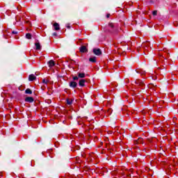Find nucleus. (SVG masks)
Instances as JSON below:
<instances>
[{"instance_id":"c9c22d12","label":"nucleus","mask_w":178,"mask_h":178,"mask_svg":"<svg viewBox=\"0 0 178 178\" xmlns=\"http://www.w3.org/2000/svg\"><path fill=\"white\" fill-rule=\"evenodd\" d=\"M79 41H83V40L82 39H79Z\"/></svg>"},{"instance_id":"2f4dec72","label":"nucleus","mask_w":178,"mask_h":178,"mask_svg":"<svg viewBox=\"0 0 178 178\" xmlns=\"http://www.w3.org/2000/svg\"><path fill=\"white\" fill-rule=\"evenodd\" d=\"M108 134H112V131H109L108 132Z\"/></svg>"},{"instance_id":"f03ea898","label":"nucleus","mask_w":178,"mask_h":178,"mask_svg":"<svg viewBox=\"0 0 178 178\" xmlns=\"http://www.w3.org/2000/svg\"><path fill=\"white\" fill-rule=\"evenodd\" d=\"M88 162H92V163H98V156L94 153H90L87 157Z\"/></svg>"},{"instance_id":"412c9836","label":"nucleus","mask_w":178,"mask_h":178,"mask_svg":"<svg viewBox=\"0 0 178 178\" xmlns=\"http://www.w3.org/2000/svg\"><path fill=\"white\" fill-rule=\"evenodd\" d=\"M26 38H27V40H31V33H26Z\"/></svg>"},{"instance_id":"4c0bfd02","label":"nucleus","mask_w":178,"mask_h":178,"mask_svg":"<svg viewBox=\"0 0 178 178\" xmlns=\"http://www.w3.org/2000/svg\"><path fill=\"white\" fill-rule=\"evenodd\" d=\"M102 144H103V143H102H102H100V145H102Z\"/></svg>"},{"instance_id":"423d86ee","label":"nucleus","mask_w":178,"mask_h":178,"mask_svg":"<svg viewBox=\"0 0 178 178\" xmlns=\"http://www.w3.org/2000/svg\"><path fill=\"white\" fill-rule=\"evenodd\" d=\"M93 54L99 56V55H102V51H101V49H93Z\"/></svg>"},{"instance_id":"58836bf2","label":"nucleus","mask_w":178,"mask_h":178,"mask_svg":"<svg viewBox=\"0 0 178 178\" xmlns=\"http://www.w3.org/2000/svg\"><path fill=\"white\" fill-rule=\"evenodd\" d=\"M102 144H103V143H102H102H100V145H102Z\"/></svg>"},{"instance_id":"b1692460","label":"nucleus","mask_w":178,"mask_h":178,"mask_svg":"<svg viewBox=\"0 0 178 178\" xmlns=\"http://www.w3.org/2000/svg\"><path fill=\"white\" fill-rule=\"evenodd\" d=\"M12 34L16 35V34H17V31H12Z\"/></svg>"},{"instance_id":"c756f323","label":"nucleus","mask_w":178,"mask_h":178,"mask_svg":"<svg viewBox=\"0 0 178 178\" xmlns=\"http://www.w3.org/2000/svg\"><path fill=\"white\" fill-rule=\"evenodd\" d=\"M3 176V175L2 172H0V177L2 178Z\"/></svg>"},{"instance_id":"4468645a","label":"nucleus","mask_w":178,"mask_h":178,"mask_svg":"<svg viewBox=\"0 0 178 178\" xmlns=\"http://www.w3.org/2000/svg\"><path fill=\"white\" fill-rule=\"evenodd\" d=\"M70 87H72V88H76V87H77V83L76 81L70 82Z\"/></svg>"},{"instance_id":"4be33fe9","label":"nucleus","mask_w":178,"mask_h":178,"mask_svg":"<svg viewBox=\"0 0 178 178\" xmlns=\"http://www.w3.org/2000/svg\"><path fill=\"white\" fill-rule=\"evenodd\" d=\"M152 15H153V16H156V15H158V10H154L153 12H152Z\"/></svg>"},{"instance_id":"20e7f679","label":"nucleus","mask_w":178,"mask_h":178,"mask_svg":"<svg viewBox=\"0 0 178 178\" xmlns=\"http://www.w3.org/2000/svg\"><path fill=\"white\" fill-rule=\"evenodd\" d=\"M113 111V110H112V108H108L106 111H102V113H104V115H103V118H108L110 115H112V112Z\"/></svg>"},{"instance_id":"f3484780","label":"nucleus","mask_w":178,"mask_h":178,"mask_svg":"<svg viewBox=\"0 0 178 178\" xmlns=\"http://www.w3.org/2000/svg\"><path fill=\"white\" fill-rule=\"evenodd\" d=\"M78 77L79 79H84V77H86V74L84 72L82 73H78Z\"/></svg>"},{"instance_id":"f704fd0d","label":"nucleus","mask_w":178,"mask_h":178,"mask_svg":"<svg viewBox=\"0 0 178 178\" xmlns=\"http://www.w3.org/2000/svg\"><path fill=\"white\" fill-rule=\"evenodd\" d=\"M175 26H177V24H175Z\"/></svg>"},{"instance_id":"1a4fd4ad","label":"nucleus","mask_w":178,"mask_h":178,"mask_svg":"<svg viewBox=\"0 0 178 178\" xmlns=\"http://www.w3.org/2000/svg\"><path fill=\"white\" fill-rule=\"evenodd\" d=\"M144 139L143 138H138V140H135L134 143L136 145L137 144H144Z\"/></svg>"},{"instance_id":"dca6fc26","label":"nucleus","mask_w":178,"mask_h":178,"mask_svg":"<svg viewBox=\"0 0 178 178\" xmlns=\"http://www.w3.org/2000/svg\"><path fill=\"white\" fill-rule=\"evenodd\" d=\"M89 62H92V63H97V57H92L89 58Z\"/></svg>"},{"instance_id":"5701e85b","label":"nucleus","mask_w":178,"mask_h":178,"mask_svg":"<svg viewBox=\"0 0 178 178\" xmlns=\"http://www.w3.org/2000/svg\"><path fill=\"white\" fill-rule=\"evenodd\" d=\"M72 80H74V81L79 80V76H72Z\"/></svg>"},{"instance_id":"6e6552de","label":"nucleus","mask_w":178,"mask_h":178,"mask_svg":"<svg viewBox=\"0 0 178 178\" xmlns=\"http://www.w3.org/2000/svg\"><path fill=\"white\" fill-rule=\"evenodd\" d=\"M53 27L55 31H59V30H60V26H59V24H58V22H55L54 24H53Z\"/></svg>"},{"instance_id":"7c9ffc66","label":"nucleus","mask_w":178,"mask_h":178,"mask_svg":"<svg viewBox=\"0 0 178 178\" xmlns=\"http://www.w3.org/2000/svg\"><path fill=\"white\" fill-rule=\"evenodd\" d=\"M41 88H42V90H45V86H43V87L42 86Z\"/></svg>"},{"instance_id":"aec40b11","label":"nucleus","mask_w":178,"mask_h":178,"mask_svg":"<svg viewBox=\"0 0 178 178\" xmlns=\"http://www.w3.org/2000/svg\"><path fill=\"white\" fill-rule=\"evenodd\" d=\"M25 94H29L31 95V94H33V91L31 90V89L27 88L25 90Z\"/></svg>"},{"instance_id":"473e14b6","label":"nucleus","mask_w":178,"mask_h":178,"mask_svg":"<svg viewBox=\"0 0 178 178\" xmlns=\"http://www.w3.org/2000/svg\"><path fill=\"white\" fill-rule=\"evenodd\" d=\"M144 74H145V72H143V73L141 74V76H144Z\"/></svg>"},{"instance_id":"9b49d317","label":"nucleus","mask_w":178,"mask_h":178,"mask_svg":"<svg viewBox=\"0 0 178 178\" xmlns=\"http://www.w3.org/2000/svg\"><path fill=\"white\" fill-rule=\"evenodd\" d=\"M29 81H34V80H37V76L34 74H30L29 76Z\"/></svg>"},{"instance_id":"7ed1b4c3","label":"nucleus","mask_w":178,"mask_h":178,"mask_svg":"<svg viewBox=\"0 0 178 178\" xmlns=\"http://www.w3.org/2000/svg\"><path fill=\"white\" fill-rule=\"evenodd\" d=\"M135 84L138 86L140 88H142V90H144L145 88V83H144L143 81H142L140 79H136L135 81Z\"/></svg>"},{"instance_id":"bb28decb","label":"nucleus","mask_w":178,"mask_h":178,"mask_svg":"<svg viewBox=\"0 0 178 178\" xmlns=\"http://www.w3.org/2000/svg\"><path fill=\"white\" fill-rule=\"evenodd\" d=\"M53 35H54L55 37H56L58 35V33H53Z\"/></svg>"},{"instance_id":"f8f14e48","label":"nucleus","mask_w":178,"mask_h":178,"mask_svg":"<svg viewBox=\"0 0 178 178\" xmlns=\"http://www.w3.org/2000/svg\"><path fill=\"white\" fill-rule=\"evenodd\" d=\"M74 101V99L67 98L66 99V104H67V105H72V104H73Z\"/></svg>"},{"instance_id":"a878e982","label":"nucleus","mask_w":178,"mask_h":178,"mask_svg":"<svg viewBox=\"0 0 178 178\" xmlns=\"http://www.w3.org/2000/svg\"><path fill=\"white\" fill-rule=\"evenodd\" d=\"M106 17H107V19H109V17H111V14H107Z\"/></svg>"},{"instance_id":"f257e3e1","label":"nucleus","mask_w":178,"mask_h":178,"mask_svg":"<svg viewBox=\"0 0 178 178\" xmlns=\"http://www.w3.org/2000/svg\"><path fill=\"white\" fill-rule=\"evenodd\" d=\"M104 31L111 34H118V28L115 26L114 23L110 22L108 26L104 28Z\"/></svg>"},{"instance_id":"a211bd4d","label":"nucleus","mask_w":178,"mask_h":178,"mask_svg":"<svg viewBox=\"0 0 178 178\" xmlns=\"http://www.w3.org/2000/svg\"><path fill=\"white\" fill-rule=\"evenodd\" d=\"M35 45L36 47L37 51H40L41 49V44H40V42H36Z\"/></svg>"},{"instance_id":"cd10ccee","label":"nucleus","mask_w":178,"mask_h":178,"mask_svg":"<svg viewBox=\"0 0 178 178\" xmlns=\"http://www.w3.org/2000/svg\"><path fill=\"white\" fill-rule=\"evenodd\" d=\"M83 158H86V154L83 153L82 154Z\"/></svg>"},{"instance_id":"ddd939ff","label":"nucleus","mask_w":178,"mask_h":178,"mask_svg":"<svg viewBox=\"0 0 178 178\" xmlns=\"http://www.w3.org/2000/svg\"><path fill=\"white\" fill-rule=\"evenodd\" d=\"M79 85L80 86V87H84V86H86V79L79 80Z\"/></svg>"},{"instance_id":"6ab92c4d","label":"nucleus","mask_w":178,"mask_h":178,"mask_svg":"<svg viewBox=\"0 0 178 178\" xmlns=\"http://www.w3.org/2000/svg\"><path fill=\"white\" fill-rule=\"evenodd\" d=\"M42 83H43V84H46V86L48 84V83H49V79H43L42 80Z\"/></svg>"},{"instance_id":"9d476101","label":"nucleus","mask_w":178,"mask_h":178,"mask_svg":"<svg viewBox=\"0 0 178 178\" xmlns=\"http://www.w3.org/2000/svg\"><path fill=\"white\" fill-rule=\"evenodd\" d=\"M25 102H29V104H31V103L34 102V98L33 97H26Z\"/></svg>"},{"instance_id":"39448f33","label":"nucleus","mask_w":178,"mask_h":178,"mask_svg":"<svg viewBox=\"0 0 178 178\" xmlns=\"http://www.w3.org/2000/svg\"><path fill=\"white\" fill-rule=\"evenodd\" d=\"M79 51L81 54H86V52H88V49H87V47L83 45L79 48Z\"/></svg>"},{"instance_id":"ea45409f","label":"nucleus","mask_w":178,"mask_h":178,"mask_svg":"<svg viewBox=\"0 0 178 178\" xmlns=\"http://www.w3.org/2000/svg\"><path fill=\"white\" fill-rule=\"evenodd\" d=\"M31 29H27L28 31H30Z\"/></svg>"},{"instance_id":"72a5a7b5","label":"nucleus","mask_w":178,"mask_h":178,"mask_svg":"<svg viewBox=\"0 0 178 178\" xmlns=\"http://www.w3.org/2000/svg\"><path fill=\"white\" fill-rule=\"evenodd\" d=\"M175 26H177V24H175Z\"/></svg>"},{"instance_id":"e433bc0d","label":"nucleus","mask_w":178,"mask_h":178,"mask_svg":"<svg viewBox=\"0 0 178 178\" xmlns=\"http://www.w3.org/2000/svg\"><path fill=\"white\" fill-rule=\"evenodd\" d=\"M21 88H22V87H19V90H21Z\"/></svg>"},{"instance_id":"2eb2a0df","label":"nucleus","mask_w":178,"mask_h":178,"mask_svg":"<svg viewBox=\"0 0 178 178\" xmlns=\"http://www.w3.org/2000/svg\"><path fill=\"white\" fill-rule=\"evenodd\" d=\"M105 141H106V148L107 149H111V143H109V140H108V138L106 139V140H105Z\"/></svg>"},{"instance_id":"393cba45","label":"nucleus","mask_w":178,"mask_h":178,"mask_svg":"<svg viewBox=\"0 0 178 178\" xmlns=\"http://www.w3.org/2000/svg\"><path fill=\"white\" fill-rule=\"evenodd\" d=\"M66 27H67V29H70V24H67V25H66Z\"/></svg>"},{"instance_id":"0eeeda50","label":"nucleus","mask_w":178,"mask_h":178,"mask_svg":"<svg viewBox=\"0 0 178 178\" xmlns=\"http://www.w3.org/2000/svg\"><path fill=\"white\" fill-rule=\"evenodd\" d=\"M47 65L49 66V67L52 68L54 67V66H55V65H56V63H55V61L54 60H50L47 62Z\"/></svg>"},{"instance_id":"c85d7f7f","label":"nucleus","mask_w":178,"mask_h":178,"mask_svg":"<svg viewBox=\"0 0 178 178\" xmlns=\"http://www.w3.org/2000/svg\"><path fill=\"white\" fill-rule=\"evenodd\" d=\"M76 163H80V161L77 160V159H76Z\"/></svg>"}]
</instances>
